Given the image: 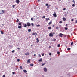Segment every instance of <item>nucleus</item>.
I'll list each match as a JSON object with an SVG mask.
<instances>
[{
    "mask_svg": "<svg viewBox=\"0 0 77 77\" xmlns=\"http://www.w3.org/2000/svg\"><path fill=\"white\" fill-rule=\"evenodd\" d=\"M18 28L19 29H21V23L19 22L18 23Z\"/></svg>",
    "mask_w": 77,
    "mask_h": 77,
    "instance_id": "f257e3e1",
    "label": "nucleus"
},
{
    "mask_svg": "<svg viewBox=\"0 0 77 77\" xmlns=\"http://www.w3.org/2000/svg\"><path fill=\"white\" fill-rule=\"evenodd\" d=\"M27 25L28 27H30L31 26V24L29 22H27Z\"/></svg>",
    "mask_w": 77,
    "mask_h": 77,
    "instance_id": "f03ea898",
    "label": "nucleus"
},
{
    "mask_svg": "<svg viewBox=\"0 0 77 77\" xmlns=\"http://www.w3.org/2000/svg\"><path fill=\"white\" fill-rule=\"evenodd\" d=\"M53 16L54 17H57V15H56V13L54 12V14H53Z\"/></svg>",
    "mask_w": 77,
    "mask_h": 77,
    "instance_id": "7ed1b4c3",
    "label": "nucleus"
},
{
    "mask_svg": "<svg viewBox=\"0 0 77 77\" xmlns=\"http://www.w3.org/2000/svg\"><path fill=\"white\" fill-rule=\"evenodd\" d=\"M1 13H0V14H4V11H5V10H1Z\"/></svg>",
    "mask_w": 77,
    "mask_h": 77,
    "instance_id": "20e7f679",
    "label": "nucleus"
},
{
    "mask_svg": "<svg viewBox=\"0 0 77 77\" xmlns=\"http://www.w3.org/2000/svg\"><path fill=\"white\" fill-rule=\"evenodd\" d=\"M43 69L45 72H47V68H46V67H45Z\"/></svg>",
    "mask_w": 77,
    "mask_h": 77,
    "instance_id": "39448f33",
    "label": "nucleus"
},
{
    "mask_svg": "<svg viewBox=\"0 0 77 77\" xmlns=\"http://www.w3.org/2000/svg\"><path fill=\"white\" fill-rule=\"evenodd\" d=\"M16 3H17V4H19V3H20V1L19 0H16Z\"/></svg>",
    "mask_w": 77,
    "mask_h": 77,
    "instance_id": "423d86ee",
    "label": "nucleus"
},
{
    "mask_svg": "<svg viewBox=\"0 0 77 77\" xmlns=\"http://www.w3.org/2000/svg\"><path fill=\"white\" fill-rule=\"evenodd\" d=\"M49 36H50L51 37H52V36H53V35L52 33H50L49 34Z\"/></svg>",
    "mask_w": 77,
    "mask_h": 77,
    "instance_id": "0eeeda50",
    "label": "nucleus"
},
{
    "mask_svg": "<svg viewBox=\"0 0 77 77\" xmlns=\"http://www.w3.org/2000/svg\"><path fill=\"white\" fill-rule=\"evenodd\" d=\"M63 34H62V33H60L59 34V36L61 37V38L62 37V36H63Z\"/></svg>",
    "mask_w": 77,
    "mask_h": 77,
    "instance_id": "6e6552de",
    "label": "nucleus"
},
{
    "mask_svg": "<svg viewBox=\"0 0 77 77\" xmlns=\"http://www.w3.org/2000/svg\"><path fill=\"white\" fill-rule=\"evenodd\" d=\"M36 40H37V41H36V42L37 43H38L39 42V39H38V38H37L36 39Z\"/></svg>",
    "mask_w": 77,
    "mask_h": 77,
    "instance_id": "1a4fd4ad",
    "label": "nucleus"
},
{
    "mask_svg": "<svg viewBox=\"0 0 77 77\" xmlns=\"http://www.w3.org/2000/svg\"><path fill=\"white\" fill-rule=\"evenodd\" d=\"M30 62V59H29L27 61V63H29Z\"/></svg>",
    "mask_w": 77,
    "mask_h": 77,
    "instance_id": "9d476101",
    "label": "nucleus"
},
{
    "mask_svg": "<svg viewBox=\"0 0 77 77\" xmlns=\"http://www.w3.org/2000/svg\"><path fill=\"white\" fill-rule=\"evenodd\" d=\"M27 24H25L24 25V27H27Z\"/></svg>",
    "mask_w": 77,
    "mask_h": 77,
    "instance_id": "9b49d317",
    "label": "nucleus"
},
{
    "mask_svg": "<svg viewBox=\"0 0 77 77\" xmlns=\"http://www.w3.org/2000/svg\"><path fill=\"white\" fill-rule=\"evenodd\" d=\"M25 54L26 55H29V53L27 52V53H26Z\"/></svg>",
    "mask_w": 77,
    "mask_h": 77,
    "instance_id": "f8f14e48",
    "label": "nucleus"
},
{
    "mask_svg": "<svg viewBox=\"0 0 77 77\" xmlns=\"http://www.w3.org/2000/svg\"><path fill=\"white\" fill-rule=\"evenodd\" d=\"M46 21H48V20H50V19L49 18H48H48H46Z\"/></svg>",
    "mask_w": 77,
    "mask_h": 77,
    "instance_id": "ddd939ff",
    "label": "nucleus"
},
{
    "mask_svg": "<svg viewBox=\"0 0 77 77\" xmlns=\"http://www.w3.org/2000/svg\"><path fill=\"white\" fill-rule=\"evenodd\" d=\"M52 24V21H51L48 24H49V25H50V24Z\"/></svg>",
    "mask_w": 77,
    "mask_h": 77,
    "instance_id": "4468645a",
    "label": "nucleus"
},
{
    "mask_svg": "<svg viewBox=\"0 0 77 77\" xmlns=\"http://www.w3.org/2000/svg\"><path fill=\"white\" fill-rule=\"evenodd\" d=\"M23 72H25V73H26V72H27V70H23Z\"/></svg>",
    "mask_w": 77,
    "mask_h": 77,
    "instance_id": "2eb2a0df",
    "label": "nucleus"
},
{
    "mask_svg": "<svg viewBox=\"0 0 77 77\" xmlns=\"http://www.w3.org/2000/svg\"><path fill=\"white\" fill-rule=\"evenodd\" d=\"M63 18V20L64 21H66V18H65L64 17Z\"/></svg>",
    "mask_w": 77,
    "mask_h": 77,
    "instance_id": "dca6fc26",
    "label": "nucleus"
},
{
    "mask_svg": "<svg viewBox=\"0 0 77 77\" xmlns=\"http://www.w3.org/2000/svg\"><path fill=\"white\" fill-rule=\"evenodd\" d=\"M68 15V12L66 14H65L64 15V16H65V17H67V16Z\"/></svg>",
    "mask_w": 77,
    "mask_h": 77,
    "instance_id": "f3484780",
    "label": "nucleus"
},
{
    "mask_svg": "<svg viewBox=\"0 0 77 77\" xmlns=\"http://www.w3.org/2000/svg\"><path fill=\"white\" fill-rule=\"evenodd\" d=\"M42 60V58H41L40 60H39L38 61L39 62H41Z\"/></svg>",
    "mask_w": 77,
    "mask_h": 77,
    "instance_id": "a211bd4d",
    "label": "nucleus"
},
{
    "mask_svg": "<svg viewBox=\"0 0 77 77\" xmlns=\"http://www.w3.org/2000/svg\"><path fill=\"white\" fill-rule=\"evenodd\" d=\"M73 44H74V43L73 42H72L71 43V46H72V45H73Z\"/></svg>",
    "mask_w": 77,
    "mask_h": 77,
    "instance_id": "6ab92c4d",
    "label": "nucleus"
},
{
    "mask_svg": "<svg viewBox=\"0 0 77 77\" xmlns=\"http://www.w3.org/2000/svg\"><path fill=\"white\" fill-rule=\"evenodd\" d=\"M28 31V32H31V29H29Z\"/></svg>",
    "mask_w": 77,
    "mask_h": 77,
    "instance_id": "aec40b11",
    "label": "nucleus"
},
{
    "mask_svg": "<svg viewBox=\"0 0 77 77\" xmlns=\"http://www.w3.org/2000/svg\"><path fill=\"white\" fill-rule=\"evenodd\" d=\"M36 27H40V25H37L36 26Z\"/></svg>",
    "mask_w": 77,
    "mask_h": 77,
    "instance_id": "412c9836",
    "label": "nucleus"
},
{
    "mask_svg": "<svg viewBox=\"0 0 77 77\" xmlns=\"http://www.w3.org/2000/svg\"><path fill=\"white\" fill-rule=\"evenodd\" d=\"M19 21V19H17L16 22H18Z\"/></svg>",
    "mask_w": 77,
    "mask_h": 77,
    "instance_id": "4be33fe9",
    "label": "nucleus"
},
{
    "mask_svg": "<svg viewBox=\"0 0 77 77\" xmlns=\"http://www.w3.org/2000/svg\"><path fill=\"white\" fill-rule=\"evenodd\" d=\"M1 34H4V33L3 32V31H1Z\"/></svg>",
    "mask_w": 77,
    "mask_h": 77,
    "instance_id": "5701e85b",
    "label": "nucleus"
},
{
    "mask_svg": "<svg viewBox=\"0 0 77 77\" xmlns=\"http://www.w3.org/2000/svg\"><path fill=\"white\" fill-rule=\"evenodd\" d=\"M20 69H23V68H22V66H20Z\"/></svg>",
    "mask_w": 77,
    "mask_h": 77,
    "instance_id": "b1692460",
    "label": "nucleus"
},
{
    "mask_svg": "<svg viewBox=\"0 0 77 77\" xmlns=\"http://www.w3.org/2000/svg\"><path fill=\"white\" fill-rule=\"evenodd\" d=\"M65 30H68V28L65 27Z\"/></svg>",
    "mask_w": 77,
    "mask_h": 77,
    "instance_id": "393cba45",
    "label": "nucleus"
},
{
    "mask_svg": "<svg viewBox=\"0 0 77 77\" xmlns=\"http://www.w3.org/2000/svg\"><path fill=\"white\" fill-rule=\"evenodd\" d=\"M30 66H33V64H31L30 65Z\"/></svg>",
    "mask_w": 77,
    "mask_h": 77,
    "instance_id": "a878e982",
    "label": "nucleus"
},
{
    "mask_svg": "<svg viewBox=\"0 0 77 77\" xmlns=\"http://www.w3.org/2000/svg\"><path fill=\"white\" fill-rule=\"evenodd\" d=\"M59 23H60V24H62V21H60L59 22Z\"/></svg>",
    "mask_w": 77,
    "mask_h": 77,
    "instance_id": "bb28decb",
    "label": "nucleus"
},
{
    "mask_svg": "<svg viewBox=\"0 0 77 77\" xmlns=\"http://www.w3.org/2000/svg\"><path fill=\"white\" fill-rule=\"evenodd\" d=\"M48 29H51V27L50 26L49 27H48Z\"/></svg>",
    "mask_w": 77,
    "mask_h": 77,
    "instance_id": "cd10ccee",
    "label": "nucleus"
},
{
    "mask_svg": "<svg viewBox=\"0 0 77 77\" xmlns=\"http://www.w3.org/2000/svg\"><path fill=\"white\" fill-rule=\"evenodd\" d=\"M60 44H58L57 45L58 47H60Z\"/></svg>",
    "mask_w": 77,
    "mask_h": 77,
    "instance_id": "c85d7f7f",
    "label": "nucleus"
},
{
    "mask_svg": "<svg viewBox=\"0 0 77 77\" xmlns=\"http://www.w3.org/2000/svg\"><path fill=\"white\" fill-rule=\"evenodd\" d=\"M17 62H20V59H17Z\"/></svg>",
    "mask_w": 77,
    "mask_h": 77,
    "instance_id": "c756f323",
    "label": "nucleus"
},
{
    "mask_svg": "<svg viewBox=\"0 0 77 77\" xmlns=\"http://www.w3.org/2000/svg\"><path fill=\"white\" fill-rule=\"evenodd\" d=\"M72 2H73V3H74V4H75V1L73 0L72 1Z\"/></svg>",
    "mask_w": 77,
    "mask_h": 77,
    "instance_id": "7c9ffc66",
    "label": "nucleus"
},
{
    "mask_svg": "<svg viewBox=\"0 0 77 77\" xmlns=\"http://www.w3.org/2000/svg\"><path fill=\"white\" fill-rule=\"evenodd\" d=\"M31 21H33V18H31Z\"/></svg>",
    "mask_w": 77,
    "mask_h": 77,
    "instance_id": "2f4dec72",
    "label": "nucleus"
},
{
    "mask_svg": "<svg viewBox=\"0 0 77 77\" xmlns=\"http://www.w3.org/2000/svg\"><path fill=\"white\" fill-rule=\"evenodd\" d=\"M45 18V16H44L42 17V18Z\"/></svg>",
    "mask_w": 77,
    "mask_h": 77,
    "instance_id": "473e14b6",
    "label": "nucleus"
},
{
    "mask_svg": "<svg viewBox=\"0 0 77 77\" xmlns=\"http://www.w3.org/2000/svg\"><path fill=\"white\" fill-rule=\"evenodd\" d=\"M71 50V48H67L68 50Z\"/></svg>",
    "mask_w": 77,
    "mask_h": 77,
    "instance_id": "72a5a7b5",
    "label": "nucleus"
},
{
    "mask_svg": "<svg viewBox=\"0 0 77 77\" xmlns=\"http://www.w3.org/2000/svg\"><path fill=\"white\" fill-rule=\"evenodd\" d=\"M31 25H32V26H33L34 25L33 24V23H31Z\"/></svg>",
    "mask_w": 77,
    "mask_h": 77,
    "instance_id": "f704fd0d",
    "label": "nucleus"
},
{
    "mask_svg": "<svg viewBox=\"0 0 77 77\" xmlns=\"http://www.w3.org/2000/svg\"><path fill=\"white\" fill-rule=\"evenodd\" d=\"M44 65H45V63L42 64V66H44Z\"/></svg>",
    "mask_w": 77,
    "mask_h": 77,
    "instance_id": "c9c22d12",
    "label": "nucleus"
},
{
    "mask_svg": "<svg viewBox=\"0 0 77 77\" xmlns=\"http://www.w3.org/2000/svg\"><path fill=\"white\" fill-rule=\"evenodd\" d=\"M46 6H48V4H46Z\"/></svg>",
    "mask_w": 77,
    "mask_h": 77,
    "instance_id": "e433bc0d",
    "label": "nucleus"
},
{
    "mask_svg": "<svg viewBox=\"0 0 77 77\" xmlns=\"http://www.w3.org/2000/svg\"><path fill=\"white\" fill-rule=\"evenodd\" d=\"M72 6H73V7L75 6V5H74V4H72Z\"/></svg>",
    "mask_w": 77,
    "mask_h": 77,
    "instance_id": "4c0bfd02",
    "label": "nucleus"
},
{
    "mask_svg": "<svg viewBox=\"0 0 77 77\" xmlns=\"http://www.w3.org/2000/svg\"><path fill=\"white\" fill-rule=\"evenodd\" d=\"M12 53H14V52H15V51L14 50H13L12 51Z\"/></svg>",
    "mask_w": 77,
    "mask_h": 77,
    "instance_id": "58836bf2",
    "label": "nucleus"
},
{
    "mask_svg": "<svg viewBox=\"0 0 77 77\" xmlns=\"http://www.w3.org/2000/svg\"><path fill=\"white\" fill-rule=\"evenodd\" d=\"M56 29H59V27H56Z\"/></svg>",
    "mask_w": 77,
    "mask_h": 77,
    "instance_id": "ea45409f",
    "label": "nucleus"
},
{
    "mask_svg": "<svg viewBox=\"0 0 77 77\" xmlns=\"http://www.w3.org/2000/svg\"><path fill=\"white\" fill-rule=\"evenodd\" d=\"M35 35V33L33 32L32 33V35Z\"/></svg>",
    "mask_w": 77,
    "mask_h": 77,
    "instance_id": "a19ab883",
    "label": "nucleus"
},
{
    "mask_svg": "<svg viewBox=\"0 0 77 77\" xmlns=\"http://www.w3.org/2000/svg\"><path fill=\"white\" fill-rule=\"evenodd\" d=\"M13 8H14V7H15V5H13Z\"/></svg>",
    "mask_w": 77,
    "mask_h": 77,
    "instance_id": "79ce46f5",
    "label": "nucleus"
},
{
    "mask_svg": "<svg viewBox=\"0 0 77 77\" xmlns=\"http://www.w3.org/2000/svg\"><path fill=\"white\" fill-rule=\"evenodd\" d=\"M44 53H43L42 55V56H44Z\"/></svg>",
    "mask_w": 77,
    "mask_h": 77,
    "instance_id": "37998d69",
    "label": "nucleus"
},
{
    "mask_svg": "<svg viewBox=\"0 0 77 77\" xmlns=\"http://www.w3.org/2000/svg\"><path fill=\"white\" fill-rule=\"evenodd\" d=\"M71 21H74V19H72Z\"/></svg>",
    "mask_w": 77,
    "mask_h": 77,
    "instance_id": "c03bdc74",
    "label": "nucleus"
},
{
    "mask_svg": "<svg viewBox=\"0 0 77 77\" xmlns=\"http://www.w3.org/2000/svg\"><path fill=\"white\" fill-rule=\"evenodd\" d=\"M65 10H66V8H64L63 9V11H65Z\"/></svg>",
    "mask_w": 77,
    "mask_h": 77,
    "instance_id": "a18cd8bd",
    "label": "nucleus"
},
{
    "mask_svg": "<svg viewBox=\"0 0 77 77\" xmlns=\"http://www.w3.org/2000/svg\"><path fill=\"white\" fill-rule=\"evenodd\" d=\"M56 39L55 38V39H54L53 40H52V41H56Z\"/></svg>",
    "mask_w": 77,
    "mask_h": 77,
    "instance_id": "49530a36",
    "label": "nucleus"
},
{
    "mask_svg": "<svg viewBox=\"0 0 77 77\" xmlns=\"http://www.w3.org/2000/svg\"><path fill=\"white\" fill-rule=\"evenodd\" d=\"M57 54H60V52H57Z\"/></svg>",
    "mask_w": 77,
    "mask_h": 77,
    "instance_id": "de8ad7c7",
    "label": "nucleus"
},
{
    "mask_svg": "<svg viewBox=\"0 0 77 77\" xmlns=\"http://www.w3.org/2000/svg\"><path fill=\"white\" fill-rule=\"evenodd\" d=\"M13 74H15V72H12Z\"/></svg>",
    "mask_w": 77,
    "mask_h": 77,
    "instance_id": "09e8293b",
    "label": "nucleus"
},
{
    "mask_svg": "<svg viewBox=\"0 0 77 77\" xmlns=\"http://www.w3.org/2000/svg\"><path fill=\"white\" fill-rule=\"evenodd\" d=\"M3 77H6V76L5 75H3Z\"/></svg>",
    "mask_w": 77,
    "mask_h": 77,
    "instance_id": "8fccbe9b",
    "label": "nucleus"
},
{
    "mask_svg": "<svg viewBox=\"0 0 77 77\" xmlns=\"http://www.w3.org/2000/svg\"><path fill=\"white\" fill-rule=\"evenodd\" d=\"M49 54L50 55V56H51V53H50Z\"/></svg>",
    "mask_w": 77,
    "mask_h": 77,
    "instance_id": "3c124183",
    "label": "nucleus"
},
{
    "mask_svg": "<svg viewBox=\"0 0 77 77\" xmlns=\"http://www.w3.org/2000/svg\"><path fill=\"white\" fill-rule=\"evenodd\" d=\"M47 8H48V9H49L50 8V7H49V6L47 7Z\"/></svg>",
    "mask_w": 77,
    "mask_h": 77,
    "instance_id": "603ef678",
    "label": "nucleus"
},
{
    "mask_svg": "<svg viewBox=\"0 0 77 77\" xmlns=\"http://www.w3.org/2000/svg\"><path fill=\"white\" fill-rule=\"evenodd\" d=\"M66 27H68V24H66Z\"/></svg>",
    "mask_w": 77,
    "mask_h": 77,
    "instance_id": "864d4df0",
    "label": "nucleus"
},
{
    "mask_svg": "<svg viewBox=\"0 0 77 77\" xmlns=\"http://www.w3.org/2000/svg\"><path fill=\"white\" fill-rule=\"evenodd\" d=\"M39 57H41V55L40 54L39 55Z\"/></svg>",
    "mask_w": 77,
    "mask_h": 77,
    "instance_id": "5fc2aeb1",
    "label": "nucleus"
},
{
    "mask_svg": "<svg viewBox=\"0 0 77 77\" xmlns=\"http://www.w3.org/2000/svg\"><path fill=\"white\" fill-rule=\"evenodd\" d=\"M51 6V5H48V6L49 7H50V6Z\"/></svg>",
    "mask_w": 77,
    "mask_h": 77,
    "instance_id": "6e6d98bb",
    "label": "nucleus"
},
{
    "mask_svg": "<svg viewBox=\"0 0 77 77\" xmlns=\"http://www.w3.org/2000/svg\"><path fill=\"white\" fill-rule=\"evenodd\" d=\"M51 46H50L49 47V48H51Z\"/></svg>",
    "mask_w": 77,
    "mask_h": 77,
    "instance_id": "4d7b16f0",
    "label": "nucleus"
},
{
    "mask_svg": "<svg viewBox=\"0 0 77 77\" xmlns=\"http://www.w3.org/2000/svg\"><path fill=\"white\" fill-rule=\"evenodd\" d=\"M17 49H18V50H20V48H17Z\"/></svg>",
    "mask_w": 77,
    "mask_h": 77,
    "instance_id": "13d9d810",
    "label": "nucleus"
},
{
    "mask_svg": "<svg viewBox=\"0 0 77 77\" xmlns=\"http://www.w3.org/2000/svg\"><path fill=\"white\" fill-rule=\"evenodd\" d=\"M52 26H53V27H54V25H53Z\"/></svg>",
    "mask_w": 77,
    "mask_h": 77,
    "instance_id": "bf43d9fd",
    "label": "nucleus"
},
{
    "mask_svg": "<svg viewBox=\"0 0 77 77\" xmlns=\"http://www.w3.org/2000/svg\"><path fill=\"white\" fill-rule=\"evenodd\" d=\"M75 23H77V20H76V21Z\"/></svg>",
    "mask_w": 77,
    "mask_h": 77,
    "instance_id": "052dcab7",
    "label": "nucleus"
},
{
    "mask_svg": "<svg viewBox=\"0 0 77 77\" xmlns=\"http://www.w3.org/2000/svg\"><path fill=\"white\" fill-rule=\"evenodd\" d=\"M34 56H36V54H35L34 55Z\"/></svg>",
    "mask_w": 77,
    "mask_h": 77,
    "instance_id": "680f3d73",
    "label": "nucleus"
},
{
    "mask_svg": "<svg viewBox=\"0 0 77 77\" xmlns=\"http://www.w3.org/2000/svg\"><path fill=\"white\" fill-rule=\"evenodd\" d=\"M31 47H33V45H31Z\"/></svg>",
    "mask_w": 77,
    "mask_h": 77,
    "instance_id": "e2e57ef3",
    "label": "nucleus"
},
{
    "mask_svg": "<svg viewBox=\"0 0 77 77\" xmlns=\"http://www.w3.org/2000/svg\"><path fill=\"white\" fill-rule=\"evenodd\" d=\"M71 35H72V34H71Z\"/></svg>",
    "mask_w": 77,
    "mask_h": 77,
    "instance_id": "0e129e2a",
    "label": "nucleus"
},
{
    "mask_svg": "<svg viewBox=\"0 0 77 77\" xmlns=\"http://www.w3.org/2000/svg\"><path fill=\"white\" fill-rule=\"evenodd\" d=\"M59 0V1H61V0Z\"/></svg>",
    "mask_w": 77,
    "mask_h": 77,
    "instance_id": "69168bd1",
    "label": "nucleus"
},
{
    "mask_svg": "<svg viewBox=\"0 0 77 77\" xmlns=\"http://www.w3.org/2000/svg\"><path fill=\"white\" fill-rule=\"evenodd\" d=\"M38 2H39V0H38Z\"/></svg>",
    "mask_w": 77,
    "mask_h": 77,
    "instance_id": "338daca9",
    "label": "nucleus"
},
{
    "mask_svg": "<svg viewBox=\"0 0 77 77\" xmlns=\"http://www.w3.org/2000/svg\"><path fill=\"white\" fill-rule=\"evenodd\" d=\"M35 37H36V35H35Z\"/></svg>",
    "mask_w": 77,
    "mask_h": 77,
    "instance_id": "774afa93",
    "label": "nucleus"
}]
</instances>
